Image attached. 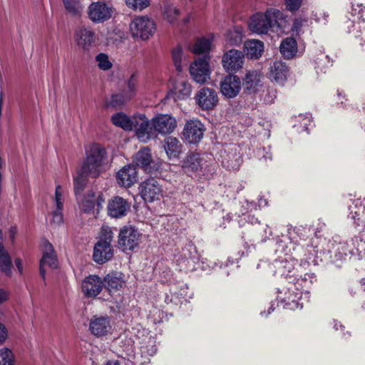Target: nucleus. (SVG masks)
<instances>
[{"instance_id":"0eeeda50","label":"nucleus","mask_w":365,"mask_h":365,"mask_svg":"<svg viewBox=\"0 0 365 365\" xmlns=\"http://www.w3.org/2000/svg\"><path fill=\"white\" fill-rule=\"evenodd\" d=\"M347 29L349 33L361 39V45L365 46V7L361 4L352 5Z\"/></svg>"},{"instance_id":"a18cd8bd","label":"nucleus","mask_w":365,"mask_h":365,"mask_svg":"<svg viewBox=\"0 0 365 365\" xmlns=\"http://www.w3.org/2000/svg\"><path fill=\"white\" fill-rule=\"evenodd\" d=\"M315 69L317 73H325V69L330 65V59L328 56L321 54L315 60Z\"/></svg>"},{"instance_id":"b1692460","label":"nucleus","mask_w":365,"mask_h":365,"mask_svg":"<svg viewBox=\"0 0 365 365\" xmlns=\"http://www.w3.org/2000/svg\"><path fill=\"white\" fill-rule=\"evenodd\" d=\"M104 284L100 277L91 274L82 282V292L87 297H96L102 291Z\"/></svg>"},{"instance_id":"f704fd0d","label":"nucleus","mask_w":365,"mask_h":365,"mask_svg":"<svg viewBox=\"0 0 365 365\" xmlns=\"http://www.w3.org/2000/svg\"><path fill=\"white\" fill-rule=\"evenodd\" d=\"M152 162V157L150 150L148 147H144L140 149L135 155L134 163L138 167L143 168L145 171L148 172L150 163Z\"/></svg>"},{"instance_id":"c756f323","label":"nucleus","mask_w":365,"mask_h":365,"mask_svg":"<svg viewBox=\"0 0 365 365\" xmlns=\"http://www.w3.org/2000/svg\"><path fill=\"white\" fill-rule=\"evenodd\" d=\"M95 34L90 28L81 27L76 32V41L78 46L88 50L94 41Z\"/></svg>"},{"instance_id":"774afa93","label":"nucleus","mask_w":365,"mask_h":365,"mask_svg":"<svg viewBox=\"0 0 365 365\" xmlns=\"http://www.w3.org/2000/svg\"><path fill=\"white\" fill-rule=\"evenodd\" d=\"M265 238H268L270 235H272L271 229L267 226V228L264 230Z\"/></svg>"},{"instance_id":"a878e982","label":"nucleus","mask_w":365,"mask_h":365,"mask_svg":"<svg viewBox=\"0 0 365 365\" xmlns=\"http://www.w3.org/2000/svg\"><path fill=\"white\" fill-rule=\"evenodd\" d=\"M116 180L121 187H131L138 180L136 168L130 165L123 167L116 174Z\"/></svg>"},{"instance_id":"423d86ee","label":"nucleus","mask_w":365,"mask_h":365,"mask_svg":"<svg viewBox=\"0 0 365 365\" xmlns=\"http://www.w3.org/2000/svg\"><path fill=\"white\" fill-rule=\"evenodd\" d=\"M287 287H283L277 289V295L276 300L277 306L279 304L284 309L295 310L297 309L303 308V295L304 297L309 300L310 293L305 288H302L297 282H289Z\"/></svg>"},{"instance_id":"f3484780","label":"nucleus","mask_w":365,"mask_h":365,"mask_svg":"<svg viewBox=\"0 0 365 365\" xmlns=\"http://www.w3.org/2000/svg\"><path fill=\"white\" fill-rule=\"evenodd\" d=\"M141 197L148 202L160 200L163 195V189L158 180L150 178L143 181L139 186Z\"/></svg>"},{"instance_id":"9b49d317","label":"nucleus","mask_w":365,"mask_h":365,"mask_svg":"<svg viewBox=\"0 0 365 365\" xmlns=\"http://www.w3.org/2000/svg\"><path fill=\"white\" fill-rule=\"evenodd\" d=\"M143 114L134 115L132 118L128 117L127 115L120 112L112 115V123L125 130H134L139 140H140V123H143Z\"/></svg>"},{"instance_id":"6e6d98bb","label":"nucleus","mask_w":365,"mask_h":365,"mask_svg":"<svg viewBox=\"0 0 365 365\" xmlns=\"http://www.w3.org/2000/svg\"><path fill=\"white\" fill-rule=\"evenodd\" d=\"M287 9L290 11H297L301 5L302 0H284Z\"/></svg>"},{"instance_id":"58836bf2","label":"nucleus","mask_w":365,"mask_h":365,"mask_svg":"<svg viewBox=\"0 0 365 365\" xmlns=\"http://www.w3.org/2000/svg\"><path fill=\"white\" fill-rule=\"evenodd\" d=\"M212 43V38H202L198 39L193 46L192 51L195 54H203L208 53Z\"/></svg>"},{"instance_id":"864d4df0","label":"nucleus","mask_w":365,"mask_h":365,"mask_svg":"<svg viewBox=\"0 0 365 365\" xmlns=\"http://www.w3.org/2000/svg\"><path fill=\"white\" fill-rule=\"evenodd\" d=\"M2 231L0 230V257L6 267L5 268H7L9 267L10 264V256L8 254V252L5 250L2 243Z\"/></svg>"},{"instance_id":"6e6552de","label":"nucleus","mask_w":365,"mask_h":365,"mask_svg":"<svg viewBox=\"0 0 365 365\" xmlns=\"http://www.w3.org/2000/svg\"><path fill=\"white\" fill-rule=\"evenodd\" d=\"M131 35L135 38L147 40L156 30L155 24L146 16L135 18L130 25Z\"/></svg>"},{"instance_id":"052dcab7","label":"nucleus","mask_w":365,"mask_h":365,"mask_svg":"<svg viewBox=\"0 0 365 365\" xmlns=\"http://www.w3.org/2000/svg\"><path fill=\"white\" fill-rule=\"evenodd\" d=\"M14 262L19 272L21 274L23 272V265L21 259L20 258H16L15 259Z\"/></svg>"},{"instance_id":"473e14b6","label":"nucleus","mask_w":365,"mask_h":365,"mask_svg":"<svg viewBox=\"0 0 365 365\" xmlns=\"http://www.w3.org/2000/svg\"><path fill=\"white\" fill-rule=\"evenodd\" d=\"M288 68L282 61H275L271 66L270 78L278 83H283L287 78Z\"/></svg>"},{"instance_id":"680f3d73","label":"nucleus","mask_w":365,"mask_h":365,"mask_svg":"<svg viewBox=\"0 0 365 365\" xmlns=\"http://www.w3.org/2000/svg\"><path fill=\"white\" fill-rule=\"evenodd\" d=\"M267 205V201L263 197L258 199V206L259 208L264 207Z\"/></svg>"},{"instance_id":"8fccbe9b","label":"nucleus","mask_w":365,"mask_h":365,"mask_svg":"<svg viewBox=\"0 0 365 365\" xmlns=\"http://www.w3.org/2000/svg\"><path fill=\"white\" fill-rule=\"evenodd\" d=\"M63 4L67 11L73 15L81 13V6L76 0H63Z\"/></svg>"},{"instance_id":"72a5a7b5","label":"nucleus","mask_w":365,"mask_h":365,"mask_svg":"<svg viewBox=\"0 0 365 365\" xmlns=\"http://www.w3.org/2000/svg\"><path fill=\"white\" fill-rule=\"evenodd\" d=\"M280 52L284 58L291 59L297 52V43L292 37H287L282 40L280 44Z\"/></svg>"},{"instance_id":"37998d69","label":"nucleus","mask_w":365,"mask_h":365,"mask_svg":"<svg viewBox=\"0 0 365 365\" xmlns=\"http://www.w3.org/2000/svg\"><path fill=\"white\" fill-rule=\"evenodd\" d=\"M179 14V9L173 5H166L164 7L163 16L170 23H174Z\"/></svg>"},{"instance_id":"e433bc0d","label":"nucleus","mask_w":365,"mask_h":365,"mask_svg":"<svg viewBox=\"0 0 365 365\" xmlns=\"http://www.w3.org/2000/svg\"><path fill=\"white\" fill-rule=\"evenodd\" d=\"M180 142L174 137L170 136L165 140V150L169 158H178L180 153Z\"/></svg>"},{"instance_id":"393cba45","label":"nucleus","mask_w":365,"mask_h":365,"mask_svg":"<svg viewBox=\"0 0 365 365\" xmlns=\"http://www.w3.org/2000/svg\"><path fill=\"white\" fill-rule=\"evenodd\" d=\"M348 218L353 220L356 226L365 227V197L356 199L349 205Z\"/></svg>"},{"instance_id":"aec40b11","label":"nucleus","mask_w":365,"mask_h":365,"mask_svg":"<svg viewBox=\"0 0 365 365\" xmlns=\"http://www.w3.org/2000/svg\"><path fill=\"white\" fill-rule=\"evenodd\" d=\"M242 88V82L236 75H227L220 82V91L227 98H234Z\"/></svg>"},{"instance_id":"f8f14e48","label":"nucleus","mask_w":365,"mask_h":365,"mask_svg":"<svg viewBox=\"0 0 365 365\" xmlns=\"http://www.w3.org/2000/svg\"><path fill=\"white\" fill-rule=\"evenodd\" d=\"M141 234L133 226L123 227L118 234V245L123 252L133 250L139 245Z\"/></svg>"},{"instance_id":"ea45409f","label":"nucleus","mask_w":365,"mask_h":365,"mask_svg":"<svg viewBox=\"0 0 365 365\" xmlns=\"http://www.w3.org/2000/svg\"><path fill=\"white\" fill-rule=\"evenodd\" d=\"M296 121L298 124L295 123L294 127L296 128L299 132L307 131L309 126L312 124V115L309 113L299 114L296 117Z\"/></svg>"},{"instance_id":"cd10ccee","label":"nucleus","mask_w":365,"mask_h":365,"mask_svg":"<svg viewBox=\"0 0 365 365\" xmlns=\"http://www.w3.org/2000/svg\"><path fill=\"white\" fill-rule=\"evenodd\" d=\"M243 89L246 94H255L262 86L261 76L256 71H249L243 78Z\"/></svg>"},{"instance_id":"c85d7f7f","label":"nucleus","mask_w":365,"mask_h":365,"mask_svg":"<svg viewBox=\"0 0 365 365\" xmlns=\"http://www.w3.org/2000/svg\"><path fill=\"white\" fill-rule=\"evenodd\" d=\"M114 251L111 245L106 243H96L94 246L93 259L99 264H103L113 257Z\"/></svg>"},{"instance_id":"49530a36","label":"nucleus","mask_w":365,"mask_h":365,"mask_svg":"<svg viewBox=\"0 0 365 365\" xmlns=\"http://www.w3.org/2000/svg\"><path fill=\"white\" fill-rule=\"evenodd\" d=\"M64 196L63 188L61 185H57L55 190V197L53 201L56 205V210H63L64 207Z\"/></svg>"},{"instance_id":"f257e3e1","label":"nucleus","mask_w":365,"mask_h":365,"mask_svg":"<svg viewBox=\"0 0 365 365\" xmlns=\"http://www.w3.org/2000/svg\"><path fill=\"white\" fill-rule=\"evenodd\" d=\"M314 233V230L310 227L298 226L287 229V236L282 235L277 239L275 252L279 254L292 255L294 251L296 255H303L304 258L300 259V267L312 263L319 264L318 252L312 245H309V241L307 242Z\"/></svg>"},{"instance_id":"3c124183","label":"nucleus","mask_w":365,"mask_h":365,"mask_svg":"<svg viewBox=\"0 0 365 365\" xmlns=\"http://www.w3.org/2000/svg\"><path fill=\"white\" fill-rule=\"evenodd\" d=\"M138 83L137 77L135 74H133L127 82V88L123 90L127 93L131 98L134 96L136 91V86Z\"/></svg>"},{"instance_id":"de8ad7c7","label":"nucleus","mask_w":365,"mask_h":365,"mask_svg":"<svg viewBox=\"0 0 365 365\" xmlns=\"http://www.w3.org/2000/svg\"><path fill=\"white\" fill-rule=\"evenodd\" d=\"M126 5L135 11H142L150 5V0H125Z\"/></svg>"},{"instance_id":"13d9d810","label":"nucleus","mask_w":365,"mask_h":365,"mask_svg":"<svg viewBox=\"0 0 365 365\" xmlns=\"http://www.w3.org/2000/svg\"><path fill=\"white\" fill-rule=\"evenodd\" d=\"M8 336V330L5 325L0 322V344H3Z\"/></svg>"},{"instance_id":"79ce46f5","label":"nucleus","mask_w":365,"mask_h":365,"mask_svg":"<svg viewBox=\"0 0 365 365\" xmlns=\"http://www.w3.org/2000/svg\"><path fill=\"white\" fill-rule=\"evenodd\" d=\"M96 61L98 63V67L102 71H108L113 66V63L110 61L109 56L104 53H101L96 56Z\"/></svg>"},{"instance_id":"4c0bfd02","label":"nucleus","mask_w":365,"mask_h":365,"mask_svg":"<svg viewBox=\"0 0 365 365\" xmlns=\"http://www.w3.org/2000/svg\"><path fill=\"white\" fill-rule=\"evenodd\" d=\"M131 97L124 91L113 94L109 101L107 102V106L113 108H120L130 101Z\"/></svg>"},{"instance_id":"338daca9","label":"nucleus","mask_w":365,"mask_h":365,"mask_svg":"<svg viewBox=\"0 0 365 365\" xmlns=\"http://www.w3.org/2000/svg\"><path fill=\"white\" fill-rule=\"evenodd\" d=\"M247 218L251 224L259 223L258 219L255 218L254 216L248 215Z\"/></svg>"},{"instance_id":"ddd939ff","label":"nucleus","mask_w":365,"mask_h":365,"mask_svg":"<svg viewBox=\"0 0 365 365\" xmlns=\"http://www.w3.org/2000/svg\"><path fill=\"white\" fill-rule=\"evenodd\" d=\"M43 253L40 260V275L45 280L46 267L53 269L58 266V260L57 254L54 250L53 245L47 240H42Z\"/></svg>"},{"instance_id":"6ab92c4d","label":"nucleus","mask_w":365,"mask_h":365,"mask_svg":"<svg viewBox=\"0 0 365 365\" xmlns=\"http://www.w3.org/2000/svg\"><path fill=\"white\" fill-rule=\"evenodd\" d=\"M221 163L223 167L230 170H237L242 161L239 149L227 147L220 153Z\"/></svg>"},{"instance_id":"c03bdc74","label":"nucleus","mask_w":365,"mask_h":365,"mask_svg":"<svg viewBox=\"0 0 365 365\" xmlns=\"http://www.w3.org/2000/svg\"><path fill=\"white\" fill-rule=\"evenodd\" d=\"M14 356L12 351L4 348L0 349V365H14Z\"/></svg>"},{"instance_id":"bf43d9fd","label":"nucleus","mask_w":365,"mask_h":365,"mask_svg":"<svg viewBox=\"0 0 365 365\" xmlns=\"http://www.w3.org/2000/svg\"><path fill=\"white\" fill-rule=\"evenodd\" d=\"M337 98V103L341 104V107H346V104L343 101V100L345 99V95L343 93V92L338 91Z\"/></svg>"},{"instance_id":"7c9ffc66","label":"nucleus","mask_w":365,"mask_h":365,"mask_svg":"<svg viewBox=\"0 0 365 365\" xmlns=\"http://www.w3.org/2000/svg\"><path fill=\"white\" fill-rule=\"evenodd\" d=\"M104 287L109 291L113 292L120 290L125 284L122 274L119 272H111L108 274L103 279Z\"/></svg>"},{"instance_id":"dca6fc26","label":"nucleus","mask_w":365,"mask_h":365,"mask_svg":"<svg viewBox=\"0 0 365 365\" xmlns=\"http://www.w3.org/2000/svg\"><path fill=\"white\" fill-rule=\"evenodd\" d=\"M210 58L204 56L196 59L190 66V73L193 80L197 83H205L210 78Z\"/></svg>"},{"instance_id":"2eb2a0df","label":"nucleus","mask_w":365,"mask_h":365,"mask_svg":"<svg viewBox=\"0 0 365 365\" xmlns=\"http://www.w3.org/2000/svg\"><path fill=\"white\" fill-rule=\"evenodd\" d=\"M207 161L199 153L187 154L182 163V168L186 173H192L198 175H206L208 173Z\"/></svg>"},{"instance_id":"412c9836","label":"nucleus","mask_w":365,"mask_h":365,"mask_svg":"<svg viewBox=\"0 0 365 365\" xmlns=\"http://www.w3.org/2000/svg\"><path fill=\"white\" fill-rule=\"evenodd\" d=\"M244 54L242 51L231 49L227 51L222 56V66L227 72H237L242 67Z\"/></svg>"},{"instance_id":"1a4fd4ad","label":"nucleus","mask_w":365,"mask_h":365,"mask_svg":"<svg viewBox=\"0 0 365 365\" xmlns=\"http://www.w3.org/2000/svg\"><path fill=\"white\" fill-rule=\"evenodd\" d=\"M80 210L85 213L93 212L96 207L98 212L105 202V197L102 192L88 190L85 195L76 197Z\"/></svg>"},{"instance_id":"69168bd1","label":"nucleus","mask_w":365,"mask_h":365,"mask_svg":"<svg viewBox=\"0 0 365 365\" xmlns=\"http://www.w3.org/2000/svg\"><path fill=\"white\" fill-rule=\"evenodd\" d=\"M7 299L6 292L0 289V304Z\"/></svg>"},{"instance_id":"09e8293b","label":"nucleus","mask_w":365,"mask_h":365,"mask_svg":"<svg viewBox=\"0 0 365 365\" xmlns=\"http://www.w3.org/2000/svg\"><path fill=\"white\" fill-rule=\"evenodd\" d=\"M182 54V49L180 46L175 47L172 51V57L174 66L178 72L182 71L181 58Z\"/></svg>"},{"instance_id":"9d476101","label":"nucleus","mask_w":365,"mask_h":365,"mask_svg":"<svg viewBox=\"0 0 365 365\" xmlns=\"http://www.w3.org/2000/svg\"><path fill=\"white\" fill-rule=\"evenodd\" d=\"M113 12L114 8L111 4L98 1L89 5L87 14L92 22L99 24L110 19Z\"/></svg>"},{"instance_id":"603ef678","label":"nucleus","mask_w":365,"mask_h":365,"mask_svg":"<svg viewBox=\"0 0 365 365\" xmlns=\"http://www.w3.org/2000/svg\"><path fill=\"white\" fill-rule=\"evenodd\" d=\"M113 240V232L109 227H103L101 230V235L99 240L96 243H106L108 242L110 245Z\"/></svg>"},{"instance_id":"20e7f679","label":"nucleus","mask_w":365,"mask_h":365,"mask_svg":"<svg viewBox=\"0 0 365 365\" xmlns=\"http://www.w3.org/2000/svg\"><path fill=\"white\" fill-rule=\"evenodd\" d=\"M140 141L146 143L155 138L158 134L168 135L174 131L177 126L175 118L169 114L158 113L150 120L143 114V123H140Z\"/></svg>"},{"instance_id":"5701e85b","label":"nucleus","mask_w":365,"mask_h":365,"mask_svg":"<svg viewBox=\"0 0 365 365\" xmlns=\"http://www.w3.org/2000/svg\"><path fill=\"white\" fill-rule=\"evenodd\" d=\"M197 105L205 110L212 109L218 102L217 93L213 88H202L195 96Z\"/></svg>"},{"instance_id":"39448f33","label":"nucleus","mask_w":365,"mask_h":365,"mask_svg":"<svg viewBox=\"0 0 365 365\" xmlns=\"http://www.w3.org/2000/svg\"><path fill=\"white\" fill-rule=\"evenodd\" d=\"M284 16L277 9L269 8L264 13H257L250 20L249 29L257 34H266L274 28H279Z\"/></svg>"},{"instance_id":"a19ab883","label":"nucleus","mask_w":365,"mask_h":365,"mask_svg":"<svg viewBox=\"0 0 365 365\" xmlns=\"http://www.w3.org/2000/svg\"><path fill=\"white\" fill-rule=\"evenodd\" d=\"M255 156L259 160L263 163H267L268 161H271L272 160V154L271 153V148L269 146L267 148L265 147H259L257 148L255 150Z\"/></svg>"},{"instance_id":"2f4dec72","label":"nucleus","mask_w":365,"mask_h":365,"mask_svg":"<svg viewBox=\"0 0 365 365\" xmlns=\"http://www.w3.org/2000/svg\"><path fill=\"white\" fill-rule=\"evenodd\" d=\"M264 51V43L259 40L251 39L244 44V52L250 58H259Z\"/></svg>"},{"instance_id":"5fc2aeb1","label":"nucleus","mask_w":365,"mask_h":365,"mask_svg":"<svg viewBox=\"0 0 365 365\" xmlns=\"http://www.w3.org/2000/svg\"><path fill=\"white\" fill-rule=\"evenodd\" d=\"M164 301L166 304H173L178 305L179 303H181V298L176 292H170V295L165 293Z\"/></svg>"},{"instance_id":"e2e57ef3","label":"nucleus","mask_w":365,"mask_h":365,"mask_svg":"<svg viewBox=\"0 0 365 365\" xmlns=\"http://www.w3.org/2000/svg\"><path fill=\"white\" fill-rule=\"evenodd\" d=\"M235 35H236V37H235L233 40H232V39L230 38V41H231V42H232V43H233V44H237V43H240V42H241V35H240V33H237V32H236V33H235Z\"/></svg>"},{"instance_id":"a211bd4d","label":"nucleus","mask_w":365,"mask_h":365,"mask_svg":"<svg viewBox=\"0 0 365 365\" xmlns=\"http://www.w3.org/2000/svg\"><path fill=\"white\" fill-rule=\"evenodd\" d=\"M205 127L198 119L187 120L184 126L183 136L189 143H198L203 138Z\"/></svg>"},{"instance_id":"4468645a","label":"nucleus","mask_w":365,"mask_h":365,"mask_svg":"<svg viewBox=\"0 0 365 365\" xmlns=\"http://www.w3.org/2000/svg\"><path fill=\"white\" fill-rule=\"evenodd\" d=\"M178 264L180 269L185 272H192L198 268L205 269L204 266H200L195 247L192 245H188L183 249L180 257L178 259Z\"/></svg>"},{"instance_id":"4be33fe9","label":"nucleus","mask_w":365,"mask_h":365,"mask_svg":"<svg viewBox=\"0 0 365 365\" xmlns=\"http://www.w3.org/2000/svg\"><path fill=\"white\" fill-rule=\"evenodd\" d=\"M130 207V203L120 196H115L108 201V215L113 218L125 217Z\"/></svg>"},{"instance_id":"4d7b16f0","label":"nucleus","mask_w":365,"mask_h":365,"mask_svg":"<svg viewBox=\"0 0 365 365\" xmlns=\"http://www.w3.org/2000/svg\"><path fill=\"white\" fill-rule=\"evenodd\" d=\"M63 210H55L52 212V222L56 225H60L63 222Z\"/></svg>"},{"instance_id":"bb28decb","label":"nucleus","mask_w":365,"mask_h":365,"mask_svg":"<svg viewBox=\"0 0 365 365\" xmlns=\"http://www.w3.org/2000/svg\"><path fill=\"white\" fill-rule=\"evenodd\" d=\"M89 330L92 334L98 337L108 334L111 330L109 318L93 317L90 320Z\"/></svg>"},{"instance_id":"0e129e2a","label":"nucleus","mask_w":365,"mask_h":365,"mask_svg":"<svg viewBox=\"0 0 365 365\" xmlns=\"http://www.w3.org/2000/svg\"><path fill=\"white\" fill-rule=\"evenodd\" d=\"M334 323V329L337 331L339 329V327H340L341 330L343 331L344 329V326L341 324L340 322H337L336 320H333Z\"/></svg>"},{"instance_id":"f03ea898","label":"nucleus","mask_w":365,"mask_h":365,"mask_svg":"<svg viewBox=\"0 0 365 365\" xmlns=\"http://www.w3.org/2000/svg\"><path fill=\"white\" fill-rule=\"evenodd\" d=\"M293 254L284 255V257H279L274 262V266L276 268L275 273L283 277L287 280L288 282H297L302 288H309L314 282H317V277L314 273H305L302 277V273L307 270L309 264L305 267H296V264L300 259H303V255L297 256L296 252L292 251Z\"/></svg>"},{"instance_id":"7ed1b4c3","label":"nucleus","mask_w":365,"mask_h":365,"mask_svg":"<svg viewBox=\"0 0 365 365\" xmlns=\"http://www.w3.org/2000/svg\"><path fill=\"white\" fill-rule=\"evenodd\" d=\"M106 157V151L98 144H93L87 152V157L81 168L73 178L74 192L76 197L81 195L86 185L88 176L96 178L99 175L103 160Z\"/></svg>"},{"instance_id":"c9c22d12","label":"nucleus","mask_w":365,"mask_h":365,"mask_svg":"<svg viewBox=\"0 0 365 365\" xmlns=\"http://www.w3.org/2000/svg\"><path fill=\"white\" fill-rule=\"evenodd\" d=\"M173 87L175 95L178 99L182 100L190 97L192 88L187 80L179 78L175 82Z\"/></svg>"}]
</instances>
